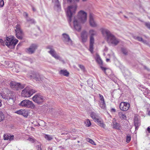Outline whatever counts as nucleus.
Segmentation results:
<instances>
[{
	"instance_id": "37",
	"label": "nucleus",
	"mask_w": 150,
	"mask_h": 150,
	"mask_svg": "<svg viewBox=\"0 0 150 150\" xmlns=\"http://www.w3.org/2000/svg\"><path fill=\"white\" fill-rule=\"evenodd\" d=\"M85 123L86 124V126L88 127L90 126L91 125V123L88 119H87L86 120L85 122Z\"/></svg>"
},
{
	"instance_id": "34",
	"label": "nucleus",
	"mask_w": 150,
	"mask_h": 150,
	"mask_svg": "<svg viewBox=\"0 0 150 150\" xmlns=\"http://www.w3.org/2000/svg\"><path fill=\"white\" fill-rule=\"evenodd\" d=\"M27 140L31 142L32 143H36V142L37 141L35 139H33L32 137H29V138Z\"/></svg>"
},
{
	"instance_id": "52",
	"label": "nucleus",
	"mask_w": 150,
	"mask_h": 150,
	"mask_svg": "<svg viewBox=\"0 0 150 150\" xmlns=\"http://www.w3.org/2000/svg\"><path fill=\"white\" fill-rule=\"evenodd\" d=\"M144 68H145V69H146V70H147L148 71H150V69H149L148 68H147L146 67V66H144Z\"/></svg>"
},
{
	"instance_id": "58",
	"label": "nucleus",
	"mask_w": 150,
	"mask_h": 150,
	"mask_svg": "<svg viewBox=\"0 0 150 150\" xmlns=\"http://www.w3.org/2000/svg\"><path fill=\"white\" fill-rule=\"evenodd\" d=\"M124 17L125 18H127V17H126V16H124Z\"/></svg>"
},
{
	"instance_id": "50",
	"label": "nucleus",
	"mask_w": 150,
	"mask_h": 150,
	"mask_svg": "<svg viewBox=\"0 0 150 150\" xmlns=\"http://www.w3.org/2000/svg\"><path fill=\"white\" fill-rule=\"evenodd\" d=\"M111 111L112 112H115L116 111V110L114 108H112L111 109Z\"/></svg>"
},
{
	"instance_id": "14",
	"label": "nucleus",
	"mask_w": 150,
	"mask_h": 150,
	"mask_svg": "<svg viewBox=\"0 0 150 150\" xmlns=\"http://www.w3.org/2000/svg\"><path fill=\"white\" fill-rule=\"evenodd\" d=\"M130 104L125 102H122L120 105V109L124 111H127L129 109Z\"/></svg>"
},
{
	"instance_id": "45",
	"label": "nucleus",
	"mask_w": 150,
	"mask_h": 150,
	"mask_svg": "<svg viewBox=\"0 0 150 150\" xmlns=\"http://www.w3.org/2000/svg\"><path fill=\"white\" fill-rule=\"evenodd\" d=\"M145 25L148 28L150 29V23L146 22L145 23Z\"/></svg>"
},
{
	"instance_id": "31",
	"label": "nucleus",
	"mask_w": 150,
	"mask_h": 150,
	"mask_svg": "<svg viewBox=\"0 0 150 150\" xmlns=\"http://www.w3.org/2000/svg\"><path fill=\"white\" fill-rule=\"evenodd\" d=\"M26 20L27 22H29L30 23H35L34 20L31 19L29 17L26 18Z\"/></svg>"
},
{
	"instance_id": "21",
	"label": "nucleus",
	"mask_w": 150,
	"mask_h": 150,
	"mask_svg": "<svg viewBox=\"0 0 150 150\" xmlns=\"http://www.w3.org/2000/svg\"><path fill=\"white\" fill-rule=\"evenodd\" d=\"M95 121L97 122L98 124L102 127L104 128L105 127V125L103 123V122L100 119L98 118L95 120Z\"/></svg>"
},
{
	"instance_id": "18",
	"label": "nucleus",
	"mask_w": 150,
	"mask_h": 150,
	"mask_svg": "<svg viewBox=\"0 0 150 150\" xmlns=\"http://www.w3.org/2000/svg\"><path fill=\"white\" fill-rule=\"evenodd\" d=\"M134 125L135 127V129H138V127L140 125V121L139 120L138 118L135 116L134 117Z\"/></svg>"
},
{
	"instance_id": "48",
	"label": "nucleus",
	"mask_w": 150,
	"mask_h": 150,
	"mask_svg": "<svg viewBox=\"0 0 150 150\" xmlns=\"http://www.w3.org/2000/svg\"><path fill=\"white\" fill-rule=\"evenodd\" d=\"M142 42L144 44H148V42L146 40H143V39H142Z\"/></svg>"
},
{
	"instance_id": "17",
	"label": "nucleus",
	"mask_w": 150,
	"mask_h": 150,
	"mask_svg": "<svg viewBox=\"0 0 150 150\" xmlns=\"http://www.w3.org/2000/svg\"><path fill=\"white\" fill-rule=\"evenodd\" d=\"M81 37L82 41L85 42L87 40L88 38V34L85 30L83 31L81 33Z\"/></svg>"
},
{
	"instance_id": "15",
	"label": "nucleus",
	"mask_w": 150,
	"mask_h": 150,
	"mask_svg": "<svg viewBox=\"0 0 150 150\" xmlns=\"http://www.w3.org/2000/svg\"><path fill=\"white\" fill-rule=\"evenodd\" d=\"M37 48V46L36 44H32L26 49V52L29 54H32L35 52Z\"/></svg>"
},
{
	"instance_id": "41",
	"label": "nucleus",
	"mask_w": 150,
	"mask_h": 150,
	"mask_svg": "<svg viewBox=\"0 0 150 150\" xmlns=\"http://www.w3.org/2000/svg\"><path fill=\"white\" fill-rule=\"evenodd\" d=\"M4 5V2L3 0H0V7H2Z\"/></svg>"
},
{
	"instance_id": "56",
	"label": "nucleus",
	"mask_w": 150,
	"mask_h": 150,
	"mask_svg": "<svg viewBox=\"0 0 150 150\" xmlns=\"http://www.w3.org/2000/svg\"><path fill=\"white\" fill-rule=\"evenodd\" d=\"M32 9H33V11H35V9L34 8H33Z\"/></svg>"
},
{
	"instance_id": "27",
	"label": "nucleus",
	"mask_w": 150,
	"mask_h": 150,
	"mask_svg": "<svg viewBox=\"0 0 150 150\" xmlns=\"http://www.w3.org/2000/svg\"><path fill=\"white\" fill-rule=\"evenodd\" d=\"M96 60L97 62L99 64L102 65L103 64V62L99 56L97 55L96 56Z\"/></svg>"
},
{
	"instance_id": "40",
	"label": "nucleus",
	"mask_w": 150,
	"mask_h": 150,
	"mask_svg": "<svg viewBox=\"0 0 150 150\" xmlns=\"http://www.w3.org/2000/svg\"><path fill=\"white\" fill-rule=\"evenodd\" d=\"M87 141H88L89 143H91L92 144H93V145H96L95 143L94 142V141L92 140L91 139H87Z\"/></svg>"
},
{
	"instance_id": "61",
	"label": "nucleus",
	"mask_w": 150,
	"mask_h": 150,
	"mask_svg": "<svg viewBox=\"0 0 150 150\" xmlns=\"http://www.w3.org/2000/svg\"><path fill=\"white\" fill-rule=\"evenodd\" d=\"M20 45V43H19V44L18 45V46H19V45Z\"/></svg>"
},
{
	"instance_id": "60",
	"label": "nucleus",
	"mask_w": 150,
	"mask_h": 150,
	"mask_svg": "<svg viewBox=\"0 0 150 150\" xmlns=\"http://www.w3.org/2000/svg\"><path fill=\"white\" fill-rule=\"evenodd\" d=\"M129 14H132V13H131V12L129 13Z\"/></svg>"
},
{
	"instance_id": "36",
	"label": "nucleus",
	"mask_w": 150,
	"mask_h": 150,
	"mask_svg": "<svg viewBox=\"0 0 150 150\" xmlns=\"http://www.w3.org/2000/svg\"><path fill=\"white\" fill-rule=\"evenodd\" d=\"M134 38L136 40H137L141 42L142 40V38L141 37H140L139 36H134Z\"/></svg>"
},
{
	"instance_id": "39",
	"label": "nucleus",
	"mask_w": 150,
	"mask_h": 150,
	"mask_svg": "<svg viewBox=\"0 0 150 150\" xmlns=\"http://www.w3.org/2000/svg\"><path fill=\"white\" fill-rule=\"evenodd\" d=\"M131 139V137L130 136H127L126 137V142L129 143Z\"/></svg>"
},
{
	"instance_id": "16",
	"label": "nucleus",
	"mask_w": 150,
	"mask_h": 150,
	"mask_svg": "<svg viewBox=\"0 0 150 150\" xmlns=\"http://www.w3.org/2000/svg\"><path fill=\"white\" fill-rule=\"evenodd\" d=\"M89 23L91 26L93 27L97 26V24L94 21L93 18L94 15L91 13L89 14Z\"/></svg>"
},
{
	"instance_id": "12",
	"label": "nucleus",
	"mask_w": 150,
	"mask_h": 150,
	"mask_svg": "<svg viewBox=\"0 0 150 150\" xmlns=\"http://www.w3.org/2000/svg\"><path fill=\"white\" fill-rule=\"evenodd\" d=\"M63 38L62 40L66 44L69 45H72V41L70 39L69 36L67 34L64 33L62 34Z\"/></svg>"
},
{
	"instance_id": "54",
	"label": "nucleus",
	"mask_w": 150,
	"mask_h": 150,
	"mask_svg": "<svg viewBox=\"0 0 150 150\" xmlns=\"http://www.w3.org/2000/svg\"><path fill=\"white\" fill-rule=\"evenodd\" d=\"M108 50V48L107 47H105V48L104 49V50L105 51H107Z\"/></svg>"
},
{
	"instance_id": "44",
	"label": "nucleus",
	"mask_w": 150,
	"mask_h": 150,
	"mask_svg": "<svg viewBox=\"0 0 150 150\" xmlns=\"http://www.w3.org/2000/svg\"><path fill=\"white\" fill-rule=\"evenodd\" d=\"M99 98H100V101H104L103 96L100 94H99Z\"/></svg>"
},
{
	"instance_id": "24",
	"label": "nucleus",
	"mask_w": 150,
	"mask_h": 150,
	"mask_svg": "<svg viewBox=\"0 0 150 150\" xmlns=\"http://www.w3.org/2000/svg\"><path fill=\"white\" fill-rule=\"evenodd\" d=\"M118 116L120 118L121 120L126 119L127 117L125 114L122 112H118Z\"/></svg>"
},
{
	"instance_id": "53",
	"label": "nucleus",
	"mask_w": 150,
	"mask_h": 150,
	"mask_svg": "<svg viewBox=\"0 0 150 150\" xmlns=\"http://www.w3.org/2000/svg\"><path fill=\"white\" fill-rule=\"evenodd\" d=\"M2 100H0V107L2 105Z\"/></svg>"
},
{
	"instance_id": "8",
	"label": "nucleus",
	"mask_w": 150,
	"mask_h": 150,
	"mask_svg": "<svg viewBox=\"0 0 150 150\" xmlns=\"http://www.w3.org/2000/svg\"><path fill=\"white\" fill-rule=\"evenodd\" d=\"M19 105L23 107L31 108H33L35 107L32 101L28 100L22 101L19 104Z\"/></svg>"
},
{
	"instance_id": "57",
	"label": "nucleus",
	"mask_w": 150,
	"mask_h": 150,
	"mask_svg": "<svg viewBox=\"0 0 150 150\" xmlns=\"http://www.w3.org/2000/svg\"><path fill=\"white\" fill-rule=\"evenodd\" d=\"M148 114L149 115H150V111L149 112Z\"/></svg>"
},
{
	"instance_id": "33",
	"label": "nucleus",
	"mask_w": 150,
	"mask_h": 150,
	"mask_svg": "<svg viewBox=\"0 0 150 150\" xmlns=\"http://www.w3.org/2000/svg\"><path fill=\"white\" fill-rule=\"evenodd\" d=\"M4 118V116L3 112L0 111V122L3 121Z\"/></svg>"
},
{
	"instance_id": "32",
	"label": "nucleus",
	"mask_w": 150,
	"mask_h": 150,
	"mask_svg": "<svg viewBox=\"0 0 150 150\" xmlns=\"http://www.w3.org/2000/svg\"><path fill=\"white\" fill-rule=\"evenodd\" d=\"M45 139L48 141H50L52 140L53 139L52 136L47 134L45 135Z\"/></svg>"
},
{
	"instance_id": "20",
	"label": "nucleus",
	"mask_w": 150,
	"mask_h": 150,
	"mask_svg": "<svg viewBox=\"0 0 150 150\" xmlns=\"http://www.w3.org/2000/svg\"><path fill=\"white\" fill-rule=\"evenodd\" d=\"M15 97V93H11L8 94V96L7 97H4L3 98L5 99H7L8 100L11 99L13 100H14Z\"/></svg>"
},
{
	"instance_id": "3",
	"label": "nucleus",
	"mask_w": 150,
	"mask_h": 150,
	"mask_svg": "<svg viewBox=\"0 0 150 150\" xmlns=\"http://www.w3.org/2000/svg\"><path fill=\"white\" fill-rule=\"evenodd\" d=\"M89 34L90 36L89 50L91 53H92L93 49V44L94 43V36L96 35L97 32L94 30L91 29L89 31Z\"/></svg>"
},
{
	"instance_id": "10",
	"label": "nucleus",
	"mask_w": 150,
	"mask_h": 150,
	"mask_svg": "<svg viewBox=\"0 0 150 150\" xmlns=\"http://www.w3.org/2000/svg\"><path fill=\"white\" fill-rule=\"evenodd\" d=\"M33 100L38 104H40L43 101V97L39 94H36L32 98Z\"/></svg>"
},
{
	"instance_id": "19",
	"label": "nucleus",
	"mask_w": 150,
	"mask_h": 150,
	"mask_svg": "<svg viewBox=\"0 0 150 150\" xmlns=\"http://www.w3.org/2000/svg\"><path fill=\"white\" fill-rule=\"evenodd\" d=\"M4 138V140H9L10 141L13 140L14 136L13 135H11L9 134H5Z\"/></svg>"
},
{
	"instance_id": "9",
	"label": "nucleus",
	"mask_w": 150,
	"mask_h": 150,
	"mask_svg": "<svg viewBox=\"0 0 150 150\" xmlns=\"http://www.w3.org/2000/svg\"><path fill=\"white\" fill-rule=\"evenodd\" d=\"M10 86L12 89L15 90L21 89L24 87V85L14 81L11 82Z\"/></svg>"
},
{
	"instance_id": "51",
	"label": "nucleus",
	"mask_w": 150,
	"mask_h": 150,
	"mask_svg": "<svg viewBox=\"0 0 150 150\" xmlns=\"http://www.w3.org/2000/svg\"><path fill=\"white\" fill-rule=\"evenodd\" d=\"M147 130L149 133H150V127H149L147 128Z\"/></svg>"
},
{
	"instance_id": "11",
	"label": "nucleus",
	"mask_w": 150,
	"mask_h": 150,
	"mask_svg": "<svg viewBox=\"0 0 150 150\" xmlns=\"http://www.w3.org/2000/svg\"><path fill=\"white\" fill-rule=\"evenodd\" d=\"M15 30L16 33V36L18 39H22L23 38V33L21 28L19 25H17L16 27Z\"/></svg>"
},
{
	"instance_id": "23",
	"label": "nucleus",
	"mask_w": 150,
	"mask_h": 150,
	"mask_svg": "<svg viewBox=\"0 0 150 150\" xmlns=\"http://www.w3.org/2000/svg\"><path fill=\"white\" fill-rule=\"evenodd\" d=\"M112 124L113 128L118 130L120 129V125L119 123L115 122H113Z\"/></svg>"
},
{
	"instance_id": "25",
	"label": "nucleus",
	"mask_w": 150,
	"mask_h": 150,
	"mask_svg": "<svg viewBox=\"0 0 150 150\" xmlns=\"http://www.w3.org/2000/svg\"><path fill=\"white\" fill-rule=\"evenodd\" d=\"M52 2L54 4L55 6L59 8H60V5L58 0H52Z\"/></svg>"
},
{
	"instance_id": "2",
	"label": "nucleus",
	"mask_w": 150,
	"mask_h": 150,
	"mask_svg": "<svg viewBox=\"0 0 150 150\" xmlns=\"http://www.w3.org/2000/svg\"><path fill=\"white\" fill-rule=\"evenodd\" d=\"M102 33L103 35L105 34L106 35L107 42L109 44L115 46L119 43V40L111 34L108 30L105 29H103Z\"/></svg>"
},
{
	"instance_id": "59",
	"label": "nucleus",
	"mask_w": 150,
	"mask_h": 150,
	"mask_svg": "<svg viewBox=\"0 0 150 150\" xmlns=\"http://www.w3.org/2000/svg\"><path fill=\"white\" fill-rule=\"evenodd\" d=\"M83 1H86L87 0H82Z\"/></svg>"
},
{
	"instance_id": "46",
	"label": "nucleus",
	"mask_w": 150,
	"mask_h": 150,
	"mask_svg": "<svg viewBox=\"0 0 150 150\" xmlns=\"http://www.w3.org/2000/svg\"><path fill=\"white\" fill-rule=\"evenodd\" d=\"M23 110H20L16 112V113L20 115H22Z\"/></svg>"
},
{
	"instance_id": "38",
	"label": "nucleus",
	"mask_w": 150,
	"mask_h": 150,
	"mask_svg": "<svg viewBox=\"0 0 150 150\" xmlns=\"http://www.w3.org/2000/svg\"><path fill=\"white\" fill-rule=\"evenodd\" d=\"M78 66L82 71H85V68L83 65L79 64Z\"/></svg>"
},
{
	"instance_id": "47",
	"label": "nucleus",
	"mask_w": 150,
	"mask_h": 150,
	"mask_svg": "<svg viewBox=\"0 0 150 150\" xmlns=\"http://www.w3.org/2000/svg\"><path fill=\"white\" fill-rule=\"evenodd\" d=\"M23 16L26 18H26H27V17H28V14L27 13L25 12H24L23 13Z\"/></svg>"
},
{
	"instance_id": "1",
	"label": "nucleus",
	"mask_w": 150,
	"mask_h": 150,
	"mask_svg": "<svg viewBox=\"0 0 150 150\" xmlns=\"http://www.w3.org/2000/svg\"><path fill=\"white\" fill-rule=\"evenodd\" d=\"M87 20V13L83 11H80L78 15L74 18L73 24L75 29L78 32L81 30V23H84Z\"/></svg>"
},
{
	"instance_id": "35",
	"label": "nucleus",
	"mask_w": 150,
	"mask_h": 150,
	"mask_svg": "<svg viewBox=\"0 0 150 150\" xmlns=\"http://www.w3.org/2000/svg\"><path fill=\"white\" fill-rule=\"evenodd\" d=\"M6 39H5L4 40L0 38V42L1 43V45H2L4 46V45L5 44L6 42Z\"/></svg>"
},
{
	"instance_id": "26",
	"label": "nucleus",
	"mask_w": 150,
	"mask_h": 150,
	"mask_svg": "<svg viewBox=\"0 0 150 150\" xmlns=\"http://www.w3.org/2000/svg\"><path fill=\"white\" fill-rule=\"evenodd\" d=\"M91 116L94 121L98 118V116L94 112H92L91 113Z\"/></svg>"
},
{
	"instance_id": "28",
	"label": "nucleus",
	"mask_w": 150,
	"mask_h": 150,
	"mask_svg": "<svg viewBox=\"0 0 150 150\" xmlns=\"http://www.w3.org/2000/svg\"><path fill=\"white\" fill-rule=\"evenodd\" d=\"M99 105L103 109H104L105 107V105L104 101H100Z\"/></svg>"
},
{
	"instance_id": "42",
	"label": "nucleus",
	"mask_w": 150,
	"mask_h": 150,
	"mask_svg": "<svg viewBox=\"0 0 150 150\" xmlns=\"http://www.w3.org/2000/svg\"><path fill=\"white\" fill-rule=\"evenodd\" d=\"M79 0H67L68 2L71 3L74 2H78Z\"/></svg>"
},
{
	"instance_id": "13",
	"label": "nucleus",
	"mask_w": 150,
	"mask_h": 150,
	"mask_svg": "<svg viewBox=\"0 0 150 150\" xmlns=\"http://www.w3.org/2000/svg\"><path fill=\"white\" fill-rule=\"evenodd\" d=\"M30 77V78L35 79L36 81H42L43 79L42 76L37 72H33Z\"/></svg>"
},
{
	"instance_id": "22",
	"label": "nucleus",
	"mask_w": 150,
	"mask_h": 150,
	"mask_svg": "<svg viewBox=\"0 0 150 150\" xmlns=\"http://www.w3.org/2000/svg\"><path fill=\"white\" fill-rule=\"evenodd\" d=\"M59 74L60 75H63L66 76H68L69 74V73L66 70H61L59 71Z\"/></svg>"
},
{
	"instance_id": "49",
	"label": "nucleus",
	"mask_w": 150,
	"mask_h": 150,
	"mask_svg": "<svg viewBox=\"0 0 150 150\" xmlns=\"http://www.w3.org/2000/svg\"><path fill=\"white\" fill-rule=\"evenodd\" d=\"M37 147L38 148V150H42L41 146L40 145H37Z\"/></svg>"
},
{
	"instance_id": "29",
	"label": "nucleus",
	"mask_w": 150,
	"mask_h": 150,
	"mask_svg": "<svg viewBox=\"0 0 150 150\" xmlns=\"http://www.w3.org/2000/svg\"><path fill=\"white\" fill-rule=\"evenodd\" d=\"M28 111L26 110H23L22 112V115H23L24 117H27L28 116Z\"/></svg>"
},
{
	"instance_id": "4",
	"label": "nucleus",
	"mask_w": 150,
	"mask_h": 150,
	"mask_svg": "<svg viewBox=\"0 0 150 150\" xmlns=\"http://www.w3.org/2000/svg\"><path fill=\"white\" fill-rule=\"evenodd\" d=\"M35 92V90L27 86L22 91L21 95L22 96L24 97H29Z\"/></svg>"
},
{
	"instance_id": "55",
	"label": "nucleus",
	"mask_w": 150,
	"mask_h": 150,
	"mask_svg": "<svg viewBox=\"0 0 150 150\" xmlns=\"http://www.w3.org/2000/svg\"><path fill=\"white\" fill-rule=\"evenodd\" d=\"M110 60V59H106V61L107 62H108Z\"/></svg>"
},
{
	"instance_id": "6",
	"label": "nucleus",
	"mask_w": 150,
	"mask_h": 150,
	"mask_svg": "<svg viewBox=\"0 0 150 150\" xmlns=\"http://www.w3.org/2000/svg\"><path fill=\"white\" fill-rule=\"evenodd\" d=\"M76 6H70L68 7L67 12V15L69 18V22H71V18L73 14L75 13L76 10Z\"/></svg>"
},
{
	"instance_id": "7",
	"label": "nucleus",
	"mask_w": 150,
	"mask_h": 150,
	"mask_svg": "<svg viewBox=\"0 0 150 150\" xmlns=\"http://www.w3.org/2000/svg\"><path fill=\"white\" fill-rule=\"evenodd\" d=\"M6 45L10 48L14 47L18 41L17 39H15L14 40L13 37L10 38L7 37L6 40Z\"/></svg>"
},
{
	"instance_id": "5",
	"label": "nucleus",
	"mask_w": 150,
	"mask_h": 150,
	"mask_svg": "<svg viewBox=\"0 0 150 150\" xmlns=\"http://www.w3.org/2000/svg\"><path fill=\"white\" fill-rule=\"evenodd\" d=\"M47 49L50 50L48 51V52L50 54L51 56L54 57L56 59H58L60 61L64 62V60L62 58L58 55L56 51L53 49V47L51 45H48L46 47Z\"/></svg>"
},
{
	"instance_id": "43",
	"label": "nucleus",
	"mask_w": 150,
	"mask_h": 150,
	"mask_svg": "<svg viewBox=\"0 0 150 150\" xmlns=\"http://www.w3.org/2000/svg\"><path fill=\"white\" fill-rule=\"evenodd\" d=\"M100 67L101 69L104 72V73L105 74H107V73H106V70L107 69V68H106L105 67H103L102 66H100Z\"/></svg>"
},
{
	"instance_id": "62",
	"label": "nucleus",
	"mask_w": 150,
	"mask_h": 150,
	"mask_svg": "<svg viewBox=\"0 0 150 150\" xmlns=\"http://www.w3.org/2000/svg\"><path fill=\"white\" fill-rule=\"evenodd\" d=\"M42 122H44V121H42Z\"/></svg>"
},
{
	"instance_id": "30",
	"label": "nucleus",
	"mask_w": 150,
	"mask_h": 150,
	"mask_svg": "<svg viewBox=\"0 0 150 150\" xmlns=\"http://www.w3.org/2000/svg\"><path fill=\"white\" fill-rule=\"evenodd\" d=\"M121 50L122 53L125 55H127L128 54V51L126 48L122 47L121 48Z\"/></svg>"
}]
</instances>
